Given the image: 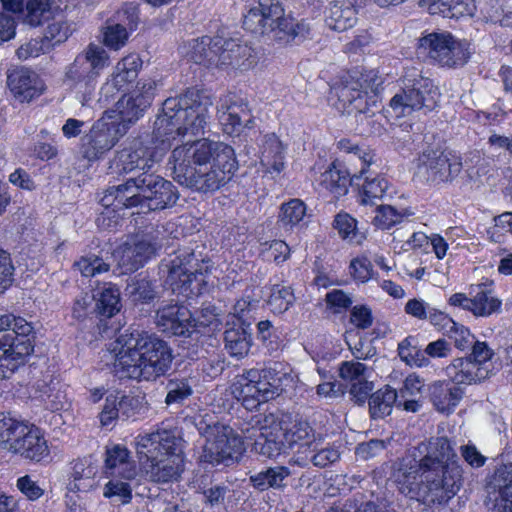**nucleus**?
<instances>
[{
    "mask_svg": "<svg viewBox=\"0 0 512 512\" xmlns=\"http://www.w3.org/2000/svg\"><path fill=\"white\" fill-rule=\"evenodd\" d=\"M212 105L206 92L193 87L180 96L167 98L154 121L153 136L134 139L117 153L111 169L119 175L136 169L151 171L167 153L171 139L203 132Z\"/></svg>",
    "mask_w": 512,
    "mask_h": 512,
    "instance_id": "1",
    "label": "nucleus"
},
{
    "mask_svg": "<svg viewBox=\"0 0 512 512\" xmlns=\"http://www.w3.org/2000/svg\"><path fill=\"white\" fill-rule=\"evenodd\" d=\"M419 463L403 459L393 473L400 492L427 506L445 505L462 486V468L447 437L431 438Z\"/></svg>",
    "mask_w": 512,
    "mask_h": 512,
    "instance_id": "2",
    "label": "nucleus"
},
{
    "mask_svg": "<svg viewBox=\"0 0 512 512\" xmlns=\"http://www.w3.org/2000/svg\"><path fill=\"white\" fill-rule=\"evenodd\" d=\"M169 164L174 179L200 193H213L221 189L239 169L232 146L206 138L175 147Z\"/></svg>",
    "mask_w": 512,
    "mask_h": 512,
    "instance_id": "3",
    "label": "nucleus"
},
{
    "mask_svg": "<svg viewBox=\"0 0 512 512\" xmlns=\"http://www.w3.org/2000/svg\"><path fill=\"white\" fill-rule=\"evenodd\" d=\"M120 346L115 368L137 381H155L170 369L174 355L169 344L155 334L127 329L117 338Z\"/></svg>",
    "mask_w": 512,
    "mask_h": 512,
    "instance_id": "4",
    "label": "nucleus"
},
{
    "mask_svg": "<svg viewBox=\"0 0 512 512\" xmlns=\"http://www.w3.org/2000/svg\"><path fill=\"white\" fill-rule=\"evenodd\" d=\"M243 28L280 45H300L311 38V25L286 13L279 0H259L243 19Z\"/></svg>",
    "mask_w": 512,
    "mask_h": 512,
    "instance_id": "5",
    "label": "nucleus"
},
{
    "mask_svg": "<svg viewBox=\"0 0 512 512\" xmlns=\"http://www.w3.org/2000/svg\"><path fill=\"white\" fill-rule=\"evenodd\" d=\"M159 271L173 294L191 298L207 290L205 275L211 272L210 260L184 247L161 260Z\"/></svg>",
    "mask_w": 512,
    "mask_h": 512,
    "instance_id": "6",
    "label": "nucleus"
},
{
    "mask_svg": "<svg viewBox=\"0 0 512 512\" xmlns=\"http://www.w3.org/2000/svg\"><path fill=\"white\" fill-rule=\"evenodd\" d=\"M31 323L13 314L0 316V379L10 378L34 351Z\"/></svg>",
    "mask_w": 512,
    "mask_h": 512,
    "instance_id": "7",
    "label": "nucleus"
},
{
    "mask_svg": "<svg viewBox=\"0 0 512 512\" xmlns=\"http://www.w3.org/2000/svg\"><path fill=\"white\" fill-rule=\"evenodd\" d=\"M108 65L109 56L106 50L101 46L89 44L66 66L63 84L76 92L83 106L89 105L95 97L98 78Z\"/></svg>",
    "mask_w": 512,
    "mask_h": 512,
    "instance_id": "8",
    "label": "nucleus"
},
{
    "mask_svg": "<svg viewBox=\"0 0 512 512\" xmlns=\"http://www.w3.org/2000/svg\"><path fill=\"white\" fill-rule=\"evenodd\" d=\"M401 80V90L389 102V107L396 117H405L419 110L428 113L437 107L440 92L433 81L425 77L420 69L415 67L405 69Z\"/></svg>",
    "mask_w": 512,
    "mask_h": 512,
    "instance_id": "9",
    "label": "nucleus"
},
{
    "mask_svg": "<svg viewBox=\"0 0 512 512\" xmlns=\"http://www.w3.org/2000/svg\"><path fill=\"white\" fill-rule=\"evenodd\" d=\"M161 247L159 230L147 227L138 231L113 251L112 258L116 263L113 273L127 275L139 270L157 255Z\"/></svg>",
    "mask_w": 512,
    "mask_h": 512,
    "instance_id": "10",
    "label": "nucleus"
},
{
    "mask_svg": "<svg viewBox=\"0 0 512 512\" xmlns=\"http://www.w3.org/2000/svg\"><path fill=\"white\" fill-rule=\"evenodd\" d=\"M0 446L31 461L49 457L47 441L40 430L13 418L0 420Z\"/></svg>",
    "mask_w": 512,
    "mask_h": 512,
    "instance_id": "11",
    "label": "nucleus"
},
{
    "mask_svg": "<svg viewBox=\"0 0 512 512\" xmlns=\"http://www.w3.org/2000/svg\"><path fill=\"white\" fill-rule=\"evenodd\" d=\"M417 53L442 67L457 68L466 64L472 54L470 43L447 31L425 32L418 39Z\"/></svg>",
    "mask_w": 512,
    "mask_h": 512,
    "instance_id": "12",
    "label": "nucleus"
},
{
    "mask_svg": "<svg viewBox=\"0 0 512 512\" xmlns=\"http://www.w3.org/2000/svg\"><path fill=\"white\" fill-rule=\"evenodd\" d=\"M156 325L163 333L185 337L184 343L192 346L188 353L190 358L205 357L206 350L203 345L208 338L195 329L192 313L187 307L177 303L159 307L156 311Z\"/></svg>",
    "mask_w": 512,
    "mask_h": 512,
    "instance_id": "13",
    "label": "nucleus"
},
{
    "mask_svg": "<svg viewBox=\"0 0 512 512\" xmlns=\"http://www.w3.org/2000/svg\"><path fill=\"white\" fill-rule=\"evenodd\" d=\"M143 182L142 172L106 189L100 200L101 205L105 207V211L97 218L98 226L106 229L116 228L119 223V217L115 215L116 208H144Z\"/></svg>",
    "mask_w": 512,
    "mask_h": 512,
    "instance_id": "14",
    "label": "nucleus"
},
{
    "mask_svg": "<svg viewBox=\"0 0 512 512\" xmlns=\"http://www.w3.org/2000/svg\"><path fill=\"white\" fill-rule=\"evenodd\" d=\"M124 134L123 125L102 117L82 136L80 153L89 162L97 161L110 151Z\"/></svg>",
    "mask_w": 512,
    "mask_h": 512,
    "instance_id": "15",
    "label": "nucleus"
},
{
    "mask_svg": "<svg viewBox=\"0 0 512 512\" xmlns=\"http://www.w3.org/2000/svg\"><path fill=\"white\" fill-rule=\"evenodd\" d=\"M332 93L338 98L343 112L369 118L374 116L375 109L379 107V97L376 93L360 89V82L349 77L332 86Z\"/></svg>",
    "mask_w": 512,
    "mask_h": 512,
    "instance_id": "16",
    "label": "nucleus"
},
{
    "mask_svg": "<svg viewBox=\"0 0 512 512\" xmlns=\"http://www.w3.org/2000/svg\"><path fill=\"white\" fill-rule=\"evenodd\" d=\"M288 373L283 371V364L272 362L263 369H250L241 375L237 382L252 389L260 400L268 402L280 396L283 389V380Z\"/></svg>",
    "mask_w": 512,
    "mask_h": 512,
    "instance_id": "17",
    "label": "nucleus"
},
{
    "mask_svg": "<svg viewBox=\"0 0 512 512\" xmlns=\"http://www.w3.org/2000/svg\"><path fill=\"white\" fill-rule=\"evenodd\" d=\"M184 440L178 428H159L138 438L137 454L142 459H157L162 456H183Z\"/></svg>",
    "mask_w": 512,
    "mask_h": 512,
    "instance_id": "18",
    "label": "nucleus"
},
{
    "mask_svg": "<svg viewBox=\"0 0 512 512\" xmlns=\"http://www.w3.org/2000/svg\"><path fill=\"white\" fill-rule=\"evenodd\" d=\"M462 169V163L440 149H426L418 157L417 173L426 181L442 183L452 180Z\"/></svg>",
    "mask_w": 512,
    "mask_h": 512,
    "instance_id": "19",
    "label": "nucleus"
},
{
    "mask_svg": "<svg viewBox=\"0 0 512 512\" xmlns=\"http://www.w3.org/2000/svg\"><path fill=\"white\" fill-rule=\"evenodd\" d=\"M156 82L146 80L137 83V89L130 94L123 95L116 103L118 119L117 124L125 127L138 121L148 107H150L155 96Z\"/></svg>",
    "mask_w": 512,
    "mask_h": 512,
    "instance_id": "20",
    "label": "nucleus"
},
{
    "mask_svg": "<svg viewBox=\"0 0 512 512\" xmlns=\"http://www.w3.org/2000/svg\"><path fill=\"white\" fill-rule=\"evenodd\" d=\"M217 116L223 131L228 135H239L243 129H252L255 124L248 104L232 94L220 99Z\"/></svg>",
    "mask_w": 512,
    "mask_h": 512,
    "instance_id": "21",
    "label": "nucleus"
},
{
    "mask_svg": "<svg viewBox=\"0 0 512 512\" xmlns=\"http://www.w3.org/2000/svg\"><path fill=\"white\" fill-rule=\"evenodd\" d=\"M143 180L144 208L158 211L173 207L177 203L179 192L171 181L153 171H143Z\"/></svg>",
    "mask_w": 512,
    "mask_h": 512,
    "instance_id": "22",
    "label": "nucleus"
},
{
    "mask_svg": "<svg viewBox=\"0 0 512 512\" xmlns=\"http://www.w3.org/2000/svg\"><path fill=\"white\" fill-rule=\"evenodd\" d=\"M242 451L241 439L233 434L232 429L217 433L213 440L207 439L201 454V461L212 465L226 464L233 461Z\"/></svg>",
    "mask_w": 512,
    "mask_h": 512,
    "instance_id": "23",
    "label": "nucleus"
},
{
    "mask_svg": "<svg viewBox=\"0 0 512 512\" xmlns=\"http://www.w3.org/2000/svg\"><path fill=\"white\" fill-rule=\"evenodd\" d=\"M94 306L92 314L97 321V333L108 335L109 330H116V327H110L108 320L114 317L121 309L120 291L117 286L108 284L103 289L92 294Z\"/></svg>",
    "mask_w": 512,
    "mask_h": 512,
    "instance_id": "24",
    "label": "nucleus"
},
{
    "mask_svg": "<svg viewBox=\"0 0 512 512\" xmlns=\"http://www.w3.org/2000/svg\"><path fill=\"white\" fill-rule=\"evenodd\" d=\"M97 461L91 456L72 460L66 471V489L73 493H87L96 487Z\"/></svg>",
    "mask_w": 512,
    "mask_h": 512,
    "instance_id": "25",
    "label": "nucleus"
},
{
    "mask_svg": "<svg viewBox=\"0 0 512 512\" xmlns=\"http://www.w3.org/2000/svg\"><path fill=\"white\" fill-rule=\"evenodd\" d=\"M7 84L14 97L20 102H30L42 94L43 84L37 73L26 67L9 70Z\"/></svg>",
    "mask_w": 512,
    "mask_h": 512,
    "instance_id": "26",
    "label": "nucleus"
},
{
    "mask_svg": "<svg viewBox=\"0 0 512 512\" xmlns=\"http://www.w3.org/2000/svg\"><path fill=\"white\" fill-rule=\"evenodd\" d=\"M222 43L217 67L248 70L257 63L256 53L248 44L237 39H224L223 37Z\"/></svg>",
    "mask_w": 512,
    "mask_h": 512,
    "instance_id": "27",
    "label": "nucleus"
},
{
    "mask_svg": "<svg viewBox=\"0 0 512 512\" xmlns=\"http://www.w3.org/2000/svg\"><path fill=\"white\" fill-rule=\"evenodd\" d=\"M360 173H351L339 161H334L319 178V185L329 191L335 198L347 194L349 186H354L355 181L362 178Z\"/></svg>",
    "mask_w": 512,
    "mask_h": 512,
    "instance_id": "28",
    "label": "nucleus"
},
{
    "mask_svg": "<svg viewBox=\"0 0 512 512\" xmlns=\"http://www.w3.org/2000/svg\"><path fill=\"white\" fill-rule=\"evenodd\" d=\"M254 439L253 451L267 458H276L285 451L286 434L281 428L261 426L252 428V433L247 436Z\"/></svg>",
    "mask_w": 512,
    "mask_h": 512,
    "instance_id": "29",
    "label": "nucleus"
},
{
    "mask_svg": "<svg viewBox=\"0 0 512 512\" xmlns=\"http://www.w3.org/2000/svg\"><path fill=\"white\" fill-rule=\"evenodd\" d=\"M490 368L477 367L467 356L454 359L446 368L445 374L456 386L472 385L489 377Z\"/></svg>",
    "mask_w": 512,
    "mask_h": 512,
    "instance_id": "30",
    "label": "nucleus"
},
{
    "mask_svg": "<svg viewBox=\"0 0 512 512\" xmlns=\"http://www.w3.org/2000/svg\"><path fill=\"white\" fill-rule=\"evenodd\" d=\"M491 484L498 496L487 503L490 512H512V463L498 468Z\"/></svg>",
    "mask_w": 512,
    "mask_h": 512,
    "instance_id": "31",
    "label": "nucleus"
},
{
    "mask_svg": "<svg viewBox=\"0 0 512 512\" xmlns=\"http://www.w3.org/2000/svg\"><path fill=\"white\" fill-rule=\"evenodd\" d=\"M463 395V389L452 382L437 381L429 386V399L440 413H452Z\"/></svg>",
    "mask_w": 512,
    "mask_h": 512,
    "instance_id": "32",
    "label": "nucleus"
},
{
    "mask_svg": "<svg viewBox=\"0 0 512 512\" xmlns=\"http://www.w3.org/2000/svg\"><path fill=\"white\" fill-rule=\"evenodd\" d=\"M151 462L146 473L155 483H169L177 481L184 470L183 456H160L157 459H146Z\"/></svg>",
    "mask_w": 512,
    "mask_h": 512,
    "instance_id": "33",
    "label": "nucleus"
},
{
    "mask_svg": "<svg viewBox=\"0 0 512 512\" xmlns=\"http://www.w3.org/2000/svg\"><path fill=\"white\" fill-rule=\"evenodd\" d=\"M222 37L203 36L192 40L189 56L190 59L207 67L219 65V51L222 46Z\"/></svg>",
    "mask_w": 512,
    "mask_h": 512,
    "instance_id": "34",
    "label": "nucleus"
},
{
    "mask_svg": "<svg viewBox=\"0 0 512 512\" xmlns=\"http://www.w3.org/2000/svg\"><path fill=\"white\" fill-rule=\"evenodd\" d=\"M227 329L224 332V347L227 353L236 358L246 356L252 346L251 327L227 323Z\"/></svg>",
    "mask_w": 512,
    "mask_h": 512,
    "instance_id": "35",
    "label": "nucleus"
},
{
    "mask_svg": "<svg viewBox=\"0 0 512 512\" xmlns=\"http://www.w3.org/2000/svg\"><path fill=\"white\" fill-rule=\"evenodd\" d=\"M260 163L271 175H279L285 168V148L274 133L264 137Z\"/></svg>",
    "mask_w": 512,
    "mask_h": 512,
    "instance_id": "36",
    "label": "nucleus"
},
{
    "mask_svg": "<svg viewBox=\"0 0 512 512\" xmlns=\"http://www.w3.org/2000/svg\"><path fill=\"white\" fill-rule=\"evenodd\" d=\"M105 467L111 475L124 479H132L136 475L135 465L130 459L128 449L119 444L107 447Z\"/></svg>",
    "mask_w": 512,
    "mask_h": 512,
    "instance_id": "37",
    "label": "nucleus"
},
{
    "mask_svg": "<svg viewBox=\"0 0 512 512\" xmlns=\"http://www.w3.org/2000/svg\"><path fill=\"white\" fill-rule=\"evenodd\" d=\"M356 21V10L349 0H335L330 3L325 22L331 30L346 31L352 28Z\"/></svg>",
    "mask_w": 512,
    "mask_h": 512,
    "instance_id": "38",
    "label": "nucleus"
},
{
    "mask_svg": "<svg viewBox=\"0 0 512 512\" xmlns=\"http://www.w3.org/2000/svg\"><path fill=\"white\" fill-rule=\"evenodd\" d=\"M290 475L291 471L286 466H270L251 475L249 481L253 488L260 492L269 489L283 490L287 486L285 481Z\"/></svg>",
    "mask_w": 512,
    "mask_h": 512,
    "instance_id": "39",
    "label": "nucleus"
},
{
    "mask_svg": "<svg viewBox=\"0 0 512 512\" xmlns=\"http://www.w3.org/2000/svg\"><path fill=\"white\" fill-rule=\"evenodd\" d=\"M475 9L474 0H430L428 6L430 14H439L451 19L472 16Z\"/></svg>",
    "mask_w": 512,
    "mask_h": 512,
    "instance_id": "40",
    "label": "nucleus"
},
{
    "mask_svg": "<svg viewBox=\"0 0 512 512\" xmlns=\"http://www.w3.org/2000/svg\"><path fill=\"white\" fill-rule=\"evenodd\" d=\"M166 397L164 403L168 406H181L193 395L192 378L182 375H170L165 383Z\"/></svg>",
    "mask_w": 512,
    "mask_h": 512,
    "instance_id": "41",
    "label": "nucleus"
},
{
    "mask_svg": "<svg viewBox=\"0 0 512 512\" xmlns=\"http://www.w3.org/2000/svg\"><path fill=\"white\" fill-rule=\"evenodd\" d=\"M395 389L386 385L372 393L369 397V412L372 419H382L391 414L393 406L401 405Z\"/></svg>",
    "mask_w": 512,
    "mask_h": 512,
    "instance_id": "42",
    "label": "nucleus"
},
{
    "mask_svg": "<svg viewBox=\"0 0 512 512\" xmlns=\"http://www.w3.org/2000/svg\"><path fill=\"white\" fill-rule=\"evenodd\" d=\"M367 172L362 176L359 181H355L354 186L359 189L360 203L364 205H374L376 200H379L385 194L388 188V181L379 175L374 177Z\"/></svg>",
    "mask_w": 512,
    "mask_h": 512,
    "instance_id": "43",
    "label": "nucleus"
},
{
    "mask_svg": "<svg viewBox=\"0 0 512 512\" xmlns=\"http://www.w3.org/2000/svg\"><path fill=\"white\" fill-rule=\"evenodd\" d=\"M138 59L135 57H127L118 62L115 72L111 75L108 82L102 87V90L109 91L114 88L117 91L122 90L125 85L134 81L138 76Z\"/></svg>",
    "mask_w": 512,
    "mask_h": 512,
    "instance_id": "44",
    "label": "nucleus"
},
{
    "mask_svg": "<svg viewBox=\"0 0 512 512\" xmlns=\"http://www.w3.org/2000/svg\"><path fill=\"white\" fill-rule=\"evenodd\" d=\"M471 308L475 316L487 317L501 309L502 302L495 297L486 285H478L475 295L471 298Z\"/></svg>",
    "mask_w": 512,
    "mask_h": 512,
    "instance_id": "45",
    "label": "nucleus"
},
{
    "mask_svg": "<svg viewBox=\"0 0 512 512\" xmlns=\"http://www.w3.org/2000/svg\"><path fill=\"white\" fill-rule=\"evenodd\" d=\"M398 355L410 367H428L431 363L415 336H408L398 344Z\"/></svg>",
    "mask_w": 512,
    "mask_h": 512,
    "instance_id": "46",
    "label": "nucleus"
},
{
    "mask_svg": "<svg viewBox=\"0 0 512 512\" xmlns=\"http://www.w3.org/2000/svg\"><path fill=\"white\" fill-rule=\"evenodd\" d=\"M125 294L134 304H149L156 298V286L150 279L134 278L125 288Z\"/></svg>",
    "mask_w": 512,
    "mask_h": 512,
    "instance_id": "47",
    "label": "nucleus"
},
{
    "mask_svg": "<svg viewBox=\"0 0 512 512\" xmlns=\"http://www.w3.org/2000/svg\"><path fill=\"white\" fill-rule=\"evenodd\" d=\"M332 225L340 238L350 243L361 244L365 239V234L357 228V220L346 212L336 214Z\"/></svg>",
    "mask_w": 512,
    "mask_h": 512,
    "instance_id": "48",
    "label": "nucleus"
},
{
    "mask_svg": "<svg viewBox=\"0 0 512 512\" xmlns=\"http://www.w3.org/2000/svg\"><path fill=\"white\" fill-rule=\"evenodd\" d=\"M53 18L51 0H28L24 23L37 27Z\"/></svg>",
    "mask_w": 512,
    "mask_h": 512,
    "instance_id": "49",
    "label": "nucleus"
},
{
    "mask_svg": "<svg viewBox=\"0 0 512 512\" xmlns=\"http://www.w3.org/2000/svg\"><path fill=\"white\" fill-rule=\"evenodd\" d=\"M305 214V203L300 199L294 198L281 205L279 212V222L285 228H292L303 220Z\"/></svg>",
    "mask_w": 512,
    "mask_h": 512,
    "instance_id": "50",
    "label": "nucleus"
},
{
    "mask_svg": "<svg viewBox=\"0 0 512 512\" xmlns=\"http://www.w3.org/2000/svg\"><path fill=\"white\" fill-rule=\"evenodd\" d=\"M338 148L348 154L347 162L358 160L361 164L359 173L364 175L367 168L373 163L374 155L364 147L354 144L349 139H342L338 142Z\"/></svg>",
    "mask_w": 512,
    "mask_h": 512,
    "instance_id": "51",
    "label": "nucleus"
},
{
    "mask_svg": "<svg viewBox=\"0 0 512 512\" xmlns=\"http://www.w3.org/2000/svg\"><path fill=\"white\" fill-rule=\"evenodd\" d=\"M73 266L84 277H93L106 273L111 267L110 263L102 257L91 253L80 257Z\"/></svg>",
    "mask_w": 512,
    "mask_h": 512,
    "instance_id": "52",
    "label": "nucleus"
},
{
    "mask_svg": "<svg viewBox=\"0 0 512 512\" xmlns=\"http://www.w3.org/2000/svg\"><path fill=\"white\" fill-rule=\"evenodd\" d=\"M221 310L212 303H204L197 312V316H192V324H195V329L200 332V328H209V331L216 330L220 321Z\"/></svg>",
    "mask_w": 512,
    "mask_h": 512,
    "instance_id": "53",
    "label": "nucleus"
},
{
    "mask_svg": "<svg viewBox=\"0 0 512 512\" xmlns=\"http://www.w3.org/2000/svg\"><path fill=\"white\" fill-rule=\"evenodd\" d=\"M295 300L291 287L280 284L273 285L268 304L275 313H283Z\"/></svg>",
    "mask_w": 512,
    "mask_h": 512,
    "instance_id": "54",
    "label": "nucleus"
},
{
    "mask_svg": "<svg viewBox=\"0 0 512 512\" xmlns=\"http://www.w3.org/2000/svg\"><path fill=\"white\" fill-rule=\"evenodd\" d=\"M93 306L94 298L92 294H81L74 301L72 314L73 317L79 321L88 320L91 323L90 326L95 328V332H97L98 319L96 320L92 314Z\"/></svg>",
    "mask_w": 512,
    "mask_h": 512,
    "instance_id": "55",
    "label": "nucleus"
},
{
    "mask_svg": "<svg viewBox=\"0 0 512 512\" xmlns=\"http://www.w3.org/2000/svg\"><path fill=\"white\" fill-rule=\"evenodd\" d=\"M116 395L119 418L123 420L136 419L143 409V398L133 395Z\"/></svg>",
    "mask_w": 512,
    "mask_h": 512,
    "instance_id": "56",
    "label": "nucleus"
},
{
    "mask_svg": "<svg viewBox=\"0 0 512 512\" xmlns=\"http://www.w3.org/2000/svg\"><path fill=\"white\" fill-rule=\"evenodd\" d=\"M113 24H121V29H125L128 33L136 30L139 24L138 6L128 3L118 10L114 19L108 20Z\"/></svg>",
    "mask_w": 512,
    "mask_h": 512,
    "instance_id": "57",
    "label": "nucleus"
},
{
    "mask_svg": "<svg viewBox=\"0 0 512 512\" xmlns=\"http://www.w3.org/2000/svg\"><path fill=\"white\" fill-rule=\"evenodd\" d=\"M72 34L70 25L62 18L54 19L50 23L44 33V40L49 42L51 46L65 42Z\"/></svg>",
    "mask_w": 512,
    "mask_h": 512,
    "instance_id": "58",
    "label": "nucleus"
},
{
    "mask_svg": "<svg viewBox=\"0 0 512 512\" xmlns=\"http://www.w3.org/2000/svg\"><path fill=\"white\" fill-rule=\"evenodd\" d=\"M403 214L389 205H381L376 208V215L373 218V224L382 229H389L397 223H400Z\"/></svg>",
    "mask_w": 512,
    "mask_h": 512,
    "instance_id": "59",
    "label": "nucleus"
},
{
    "mask_svg": "<svg viewBox=\"0 0 512 512\" xmlns=\"http://www.w3.org/2000/svg\"><path fill=\"white\" fill-rule=\"evenodd\" d=\"M444 335L451 339L454 346L461 351L469 349L475 341V336L470 330L457 322L454 323V327H451V331H447Z\"/></svg>",
    "mask_w": 512,
    "mask_h": 512,
    "instance_id": "60",
    "label": "nucleus"
},
{
    "mask_svg": "<svg viewBox=\"0 0 512 512\" xmlns=\"http://www.w3.org/2000/svg\"><path fill=\"white\" fill-rule=\"evenodd\" d=\"M128 32L121 29V24H113L107 21L104 30V44L114 50H118L126 44Z\"/></svg>",
    "mask_w": 512,
    "mask_h": 512,
    "instance_id": "61",
    "label": "nucleus"
},
{
    "mask_svg": "<svg viewBox=\"0 0 512 512\" xmlns=\"http://www.w3.org/2000/svg\"><path fill=\"white\" fill-rule=\"evenodd\" d=\"M386 447V441L371 439L367 442L359 443L355 449V454L358 458L367 461L380 456Z\"/></svg>",
    "mask_w": 512,
    "mask_h": 512,
    "instance_id": "62",
    "label": "nucleus"
},
{
    "mask_svg": "<svg viewBox=\"0 0 512 512\" xmlns=\"http://www.w3.org/2000/svg\"><path fill=\"white\" fill-rule=\"evenodd\" d=\"M104 496L117 498L122 504H127L132 499V490L127 482L110 480L104 488Z\"/></svg>",
    "mask_w": 512,
    "mask_h": 512,
    "instance_id": "63",
    "label": "nucleus"
},
{
    "mask_svg": "<svg viewBox=\"0 0 512 512\" xmlns=\"http://www.w3.org/2000/svg\"><path fill=\"white\" fill-rule=\"evenodd\" d=\"M471 353L466 355L477 367H488V362L494 356V351L486 342L475 340L470 346Z\"/></svg>",
    "mask_w": 512,
    "mask_h": 512,
    "instance_id": "64",
    "label": "nucleus"
}]
</instances>
